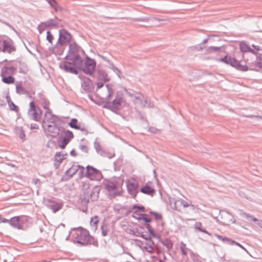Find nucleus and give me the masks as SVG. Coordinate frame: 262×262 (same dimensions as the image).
<instances>
[{"instance_id": "1", "label": "nucleus", "mask_w": 262, "mask_h": 262, "mask_svg": "<svg viewBox=\"0 0 262 262\" xmlns=\"http://www.w3.org/2000/svg\"><path fill=\"white\" fill-rule=\"evenodd\" d=\"M72 236L73 242L75 244H78L81 246L92 245L96 247L98 246L97 240L91 236L87 230L82 227L75 229L74 232L72 233Z\"/></svg>"}, {"instance_id": "2", "label": "nucleus", "mask_w": 262, "mask_h": 262, "mask_svg": "<svg viewBox=\"0 0 262 262\" xmlns=\"http://www.w3.org/2000/svg\"><path fill=\"white\" fill-rule=\"evenodd\" d=\"M107 90V95L105 98V103L103 105L104 108L109 109L113 111L119 110L123 100V94L121 93L117 92L115 98L110 101V99L113 94V90L110 84L106 85Z\"/></svg>"}, {"instance_id": "3", "label": "nucleus", "mask_w": 262, "mask_h": 262, "mask_svg": "<svg viewBox=\"0 0 262 262\" xmlns=\"http://www.w3.org/2000/svg\"><path fill=\"white\" fill-rule=\"evenodd\" d=\"M219 61L227 64L230 65L240 71L245 72L249 70H255L253 68H252L250 66L249 67L247 65L242 64L241 61H238L235 58L230 56L226 55L223 58L220 59Z\"/></svg>"}, {"instance_id": "4", "label": "nucleus", "mask_w": 262, "mask_h": 262, "mask_svg": "<svg viewBox=\"0 0 262 262\" xmlns=\"http://www.w3.org/2000/svg\"><path fill=\"white\" fill-rule=\"evenodd\" d=\"M16 50L14 42L6 35L0 34V52L10 54L15 52Z\"/></svg>"}, {"instance_id": "5", "label": "nucleus", "mask_w": 262, "mask_h": 262, "mask_svg": "<svg viewBox=\"0 0 262 262\" xmlns=\"http://www.w3.org/2000/svg\"><path fill=\"white\" fill-rule=\"evenodd\" d=\"M69 61H64L60 65L61 69L66 72L75 74H78V69L81 68L83 61H76L74 59H67Z\"/></svg>"}, {"instance_id": "6", "label": "nucleus", "mask_w": 262, "mask_h": 262, "mask_svg": "<svg viewBox=\"0 0 262 262\" xmlns=\"http://www.w3.org/2000/svg\"><path fill=\"white\" fill-rule=\"evenodd\" d=\"M104 186L107 191L113 192L109 195L110 199H113L122 194V191L118 190L119 185L115 180H106L104 182Z\"/></svg>"}, {"instance_id": "7", "label": "nucleus", "mask_w": 262, "mask_h": 262, "mask_svg": "<svg viewBox=\"0 0 262 262\" xmlns=\"http://www.w3.org/2000/svg\"><path fill=\"white\" fill-rule=\"evenodd\" d=\"M69 45V50L65 57L66 59H74L76 61H83L82 59L79 54L80 47L74 41Z\"/></svg>"}, {"instance_id": "8", "label": "nucleus", "mask_w": 262, "mask_h": 262, "mask_svg": "<svg viewBox=\"0 0 262 262\" xmlns=\"http://www.w3.org/2000/svg\"><path fill=\"white\" fill-rule=\"evenodd\" d=\"M29 118L34 121L39 122L42 117V112L40 108L36 106L33 101L29 103V108L28 111Z\"/></svg>"}, {"instance_id": "9", "label": "nucleus", "mask_w": 262, "mask_h": 262, "mask_svg": "<svg viewBox=\"0 0 262 262\" xmlns=\"http://www.w3.org/2000/svg\"><path fill=\"white\" fill-rule=\"evenodd\" d=\"M96 68V62L94 59H91L89 57H86L85 61L82 62L81 68H79L82 70L83 72L86 74L92 75L93 74Z\"/></svg>"}, {"instance_id": "10", "label": "nucleus", "mask_w": 262, "mask_h": 262, "mask_svg": "<svg viewBox=\"0 0 262 262\" xmlns=\"http://www.w3.org/2000/svg\"><path fill=\"white\" fill-rule=\"evenodd\" d=\"M62 120L59 117L52 114V111L46 112L45 117L42 122V126H47L48 125L59 124Z\"/></svg>"}, {"instance_id": "11", "label": "nucleus", "mask_w": 262, "mask_h": 262, "mask_svg": "<svg viewBox=\"0 0 262 262\" xmlns=\"http://www.w3.org/2000/svg\"><path fill=\"white\" fill-rule=\"evenodd\" d=\"M71 34L66 29H61L59 30V37L57 43L61 45H69L72 42Z\"/></svg>"}, {"instance_id": "12", "label": "nucleus", "mask_w": 262, "mask_h": 262, "mask_svg": "<svg viewBox=\"0 0 262 262\" xmlns=\"http://www.w3.org/2000/svg\"><path fill=\"white\" fill-rule=\"evenodd\" d=\"M85 177L93 180H99L102 178V174L100 170L92 166L88 165L86 167Z\"/></svg>"}, {"instance_id": "13", "label": "nucleus", "mask_w": 262, "mask_h": 262, "mask_svg": "<svg viewBox=\"0 0 262 262\" xmlns=\"http://www.w3.org/2000/svg\"><path fill=\"white\" fill-rule=\"evenodd\" d=\"M61 123L52 125H48L47 126L42 127L46 132L48 136H51L52 138L57 137L61 131Z\"/></svg>"}, {"instance_id": "14", "label": "nucleus", "mask_w": 262, "mask_h": 262, "mask_svg": "<svg viewBox=\"0 0 262 262\" xmlns=\"http://www.w3.org/2000/svg\"><path fill=\"white\" fill-rule=\"evenodd\" d=\"M7 62L10 63H13V64L14 65V67H16V73H17V69H19V71H18L19 73L24 74H27V73L29 71V69L28 68L27 64L25 62H24L20 60H16L8 61L7 59H5L3 61V62Z\"/></svg>"}, {"instance_id": "15", "label": "nucleus", "mask_w": 262, "mask_h": 262, "mask_svg": "<svg viewBox=\"0 0 262 262\" xmlns=\"http://www.w3.org/2000/svg\"><path fill=\"white\" fill-rule=\"evenodd\" d=\"M45 205L54 213L59 210L62 207V205L55 200L54 198L47 199L44 200Z\"/></svg>"}, {"instance_id": "16", "label": "nucleus", "mask_w": 262, "mask_h": 262, "mask_svg": "<svg viewBox=\"0 0 262 262\" xmlns=\"http://www.w3.org/2000/svg\"><path fill=\"white\" fill-rule=\"evenodd\" d=\"M7 66H3L1 70V76H12L16 74V67H14L13 63H10Z\"/></svg>"}, {"instance_id": "17", "label": "nucleus", "mask_w": 262, "mask_h": 262, "mask_svg": "<svg viewBox=\"0 0 262 262\" xmlns=\"http://www.w3.org/2000/svg\"><path fill=\"white\" fill-rule=\"evenodd\" d=\"M81 88V92L85 93H90L93 90V84L89 78L85 77L82 79Z\"/></svg>"}, {"instance_id": "18", "label": "nucleus", "mask_w": 262, "mask_h": 262, "mask_svg": "<svg viewBox=\"0 0 262 262\" xmlns=\"http://www.w3.org/2000/svg\"><path fill=\"white\" fill-rule=\"evenodd\" d=\"M80 165L73 164L64 173L62 179L64 181H68L75 175L79 170Z\"/></svg>"}, {"instance_id": "19", "label": "nucleus", "mask_w": 262, "mask_h": 262, "mask_svg": "<svg viewBox=\"0 0 262 262\" xmlns=\"http://www.w3.org/2000/svg\"><path fill=\"white\" fill-rule=\"evenodd\" d=\"M126 186L128 193L133 198H135L138 193V183L136 181L130 182Z\"/></svg>"}, {"instance_id": "20", "label": "nucleus", "mask_w": 262, "mask_h": 262, "mask_svg": "<svg viewBox=\"0 0 262 262\" xmlns=\"http://www.w3.org/2000/svg\"><path fill=\"white\" fill-rule=\"evenodd\" d=\"M10 225L14 228L18 229L23 228L24 223L19 216H14L10 220Z\"/></svg>"}, {"instance_id": "21", "label": "nucleus", "mask_w": 262, "mask_h": 262, "mask_svg": "<svg viewBox=\"0 0 262 262\" xmlns=\"http://www.w3.org/2000/svg\"><path fill=\"white\" fill-rule=\"evenodd\" d=\"M97 79L99 81L103 82H106L110 80V78L108 76L106 71L102 69H99L97 71Z\"/></svg>"}, {"instance_id": "22", "label": "nucleus", "mask_w": 262, "mask_h": 262, "mask_svg": "<svg viewBox=\"0 0 262 262\" xmlns=\"http://www.w3.org/2000/svg\"><path fill=\"white\" fill-rule=\"evenodd\" d=\"M58 25V19L57 17H55L53 19H50L46 21L42 22L38 26V28L40 27V26H43L44 28H54L57 27Z\"/></svg>"}, {"instance_id": "23", "label": "nucleus", "mask_w": 262, "mask_h": 262, "mask_svg": "<svg viewBox=\"0 0 262 262\" xmlns=\"http://www.w3.org/2000/svg\"><path fill=\"white\" fill-rule=\"evenodd\" d=\"M222 212L225 213L224 214H222L224 224L235 223L236 220L230 212L227 211H222Z\"/></svg>"}, {"instance_id": "24", "label": "nucleus", "mask_w": 262, "mask_h": 262, "mask_svg": "<svg viewBox=\"0 0 262 262\" xmlns=\"http://www.w3.org/2000/svg\"><path fill=\"white\" fill-rule=\"evenodd\" d=\"M64 45H61L57 42L55 45L49 48V50L53 54L56 55H61L64 51Z\"/></svg>"}, {"instance_id": "25", "label": "nucleus", "mask_w": 262, "mask_h": 262, "mask_svg": "<svg viewBox=\"0 0 262 262\" xmlns=\"http://www.w3.org/2000/svg\"><path fill=\"white\" fill-rule=\"evenodd\" d=\"M134 214L138 215L139 216L138 217H135L134 215H133V217L136 218L138 221H143L145 223H147L148 224V223H150L151 222V219L149 216V215L147 214L144 213H138V211H134Z\"/></svg>"}, {"instance_id": "26", "label": "nucleus", "mask_w": 262, "mask_h": 262, "mask_svg": "<svg viewBox=\"0 0 262 262\" xmlns=\"http://www.w3.org/2000/svg\"><path fill=\"white\" fill-rule=\"evenodd\" d=\"M140 191L144 194L152 196L155 192V190L154 188L150 187L147 183L144 187L141 188Z\"/></svg>"}, {"instance_id": "27", "label": "nucleus", "mask_w": 262, "mask_h": 262, "mask_svg": "<svg viewBox=\"0 0 262 262\" xmlns=\"http://www.w3.org/2000/svg\"><path fill=\"white\" fill-rule=\"evenodd\" d=\"M16 92L19 95H25L31 97L29 92L23 87L21 83L17 84L16 85Z\"/></svg>"}, {"instance_id": "28", "label": "nucleus", "mask_w": 262, "mask_h": 262, "mask_svg": "<svg viewBox=\"0 0 262 262\" xmlns=\"http://www.w3.org/2000/svg\"><path fill=\"white\" fill-rule=\"evenodd\" d=\"M68 155L67 153L63 154L62 152H57L55 155V161L58 163V165H60L64 159L66 158Z\"/></svg>"}, {"instance_id": "29", "label": "nucleus", "mask_w": 262, "mask_h": 262, "mask_svg": "<svg viewBox=\"0 0 262 262\" xmlns=\"http://www.w3.org/2000/svg\"><path fill=\"white\" fill-rule=\"evenodd\" d=\"M89 202V199L84 198L82 199L80 202V209L83 212H86L88 211V204Z\"/></svg>"}, {"instance_id": "30", "label": "nucleus", "mask_w": 262, "mask_h": 262, "mask_svg": "<svg viewBox=\"0 0 262 262\" xmlns=\"http://www.w3.org/2000/svg\"><path fill=\"white\" fill-rule=\"evenodd\" d=\"M99 222L98 216H95L91 218L90 221V226L91 229L95 231L98 228V224Z\"/></svg>"}, {"instance_id": "31", "label": "nucleus", "mask_w": 262, "mask_h": 262, "mask_svg": "<svg viewBox=\"0 0 262 262\" xmlns=\"http://www.w3.org/2000/svg\"><path fill=\"white\" fill-rule=\"evenodd\" d=\"M140 104L144 107H152L154 106V103L148 98L145 97Z\"/></svg>"}, {"instance_id": "32", "label": "nucleus", "mask_w": 262, "mask_h": 262, "mask_svg": "<svg viewBox=\"0 0 262 262\" xmlns=\"http://www.w3.org/2000/svg\"><path fill=\"white\" fill-rule=\"evenodd\" d=\"M2 77V81L6 84H10L14 83L15 78L12 76H4Z\"/></svg>"}, {"instance_id": "33", "label": "nucleus", "mask_w": 262, "mask_h": 262, "mask_svg": "<svg viewBox=\"0 0 262 262\" xmlns=\"http://www.w3.org/2000/svg\"><path fill=\"white\" fill-rule=\"evenodd\" d=\"M48 3L56 11L61 10V7L58 4L56 0H46Z\"/></svg>"}, {"instance_id": "34", "label": "nucleus", "mask_w": 262, "mask_h": 262, "mask_svg": "<svg viewBox=\"0 0 262 262\" xmlns=\"http://www.w3.org/2000/svg\"><path fill=\"white\" fill-rule=\"evenodd\" d=\"M108 64V68L112 69L119 78H121V75L122 74L121 71L116 67L112 61Z\"/></svg>"}, {"instance_id": "35", "label": "nucleus", "mask_w": 262, "mask_h": 262, "mask_svg": "<svg viewBox=\"0 0 262 262\" xmlns=\"http://www.w3.org/2000/svg\"><path fill=\"white\" fill-rule=\"evenodd\" d=\"M222 49V47H213L210 46L207 48L206 49V51L208 53H212L215 52H220L221 51Z\"/></svg>"}, {"instance_id": "36", "label": "nucleus", "mask_w": 262, "mask_h": 262, "mask_svg": "<svg viewBox=\"0 0 262 262\" xmlns=\"http://www.w3.org/2000/svg\"><path fill=\"white\" fill-rule=\"evenodd\" d=\"M162 244L165 246L168 250H170L173 247V243L169 238H166L162 242Z\"/></svg>"}, {"instance_id": "37", "label": "nucleus", "mask_w": 262, "mask_h": 262, "mask_svg": "<svg viewBox=\"0 0 262 262\" xmlns=\"http://www.w3.org/2000/svg\"><path fill=\"white\" fill-rule=\"evenodd\" d=\"M240 50L243 53L248 52L250 50V47L244 42H241L239 44Z\"/></svg>"}, {"instance_id": "38", "label": "nucleus", "mask_w": 262, "mask_h": 262, "mask_svg": "<svg viewBox=\"0 0 262 262\" xmlns=\"http://www.w3.org/2000/svg\"><path fill=\"white\" fill-rule=\"evenodd\" d=\"M240 215L242 216L245 217L246 219H247L249 221H253L254 222H256V221H258V220L256 218H255L254 216H253V215H252L250 214H248L246 212H241L240 213Z\"/></svg>"}, {"instance_id": "39", "label": "nucleus", "mask_w": 262, "mask_h": 262, "mask_svg": "<svg viewBox=\"0 0 262 262\" xmlns=\"http://www.w3.org/2000/svg\"><path fill=\"white\" fill-rule=\"evenodd\" d=\"M41 105H42L43 108L44 109L46 110V112L52 111L49 108L50 102L49 100H48L47 99H46L45 98H43L41 100Z\"/></svg>"}, {"instance_id": "40", "label": "nucleus", "mask_w": 262, "mask_h": 262, "mask_svg": "<svg viewBox=\"0 0 262 262\" xmlns=\"http://www.w3.org/2000/svg\"><path fill=\"white\" fill-rule=\"evenodd\" d=\"M58 146L61 148H65L67 145L69 143V141H68L66 138H62L61 140H58Z\"/></svg>"}, {"instance_id": "41", "label": "nucleus", "mask_w": 262, "mask_h": 262, "mask_svg": "<svg viewBox=\"0 0 262 262\" xmlns=\"http://www.w3.org/2000/svg\"><path fill=\"white\" fill-rule=\"evenodd\" d=\"M101 234L103 236H106L108 234L109 231L107 226L103 223L101 225Z\"/></svg>"}, {"instance_id": "42", "label": "nucleus", "mask_w": 262, "mask_h": 262, "mask_svg": "<svg viewBox=\"0 0 262 262\" xmlns=\"http://www.w3.org/2000/svg\"><path fill=\"white\" fill-rule=\"evenodd\" d=\"M77 119L76 118H73L69 123V125L71 128L75 129L79 128V126L77 125Z\"/></svg>"}, {"instance_id": "43", "label": "nucleus", "mask_w": 262, "mask_h": 262, "mask_svg": "<svg viewBox=\"0 0 262 262\" xmlns=\"http://www.w3.org/2000/svg\"><path fill=\"white\" fill-rule=\"evenodd\" d=\"M74 136L73 134V133L69 130H67L65 132L64 136L63 137V138H66L68 141L69 142L73 138Z\"/></svg>"}, {"instance_id": "44", "label": "nucleus", "mask_w": 262, "mask_h": 262, "mask_svg": "<svg viewBox=\"0 0 262 262\" xmlns=\"http://www.w3.org/2000/svg\"><path fill=\"white\" fill-rule=\"evenodd\" d=\"M146 228L147 229V230L149 232V234L153 237H157V234L155 233V231H154L152 227L150 226V224H146Z\"/></svg>"}, {"instance_id": "45", "label": "nucleus", "mask_w": 262, "mask_h": 262, "mask_svg": "<svg viewBox=\"0 0 262 262\" xmlns=\"http://www.w3.org/2000/svg\"><path fill=\"white\" fill-rule=\"evenodd\" d=\"M180 249L183 255L186 256L187 254L188 249L186 247V245L183 242L181 244Z\"/></svg>"}, {"instance_id": "46", "label": "nucleus", "mask_w": 262, "mask_h": 262, "mask_svg": "<svg viewBox=\"0 0 262 262\" xmlns=\"http://www.w3.org/2000/svg\"><path fill=\"white\" fill-rule=\"evenodd\" d=\"M54 38V36L51 33V32L50 31H48L47 32L46 39L49 41V42L51 45L53 44V40Z\"/></svg>"}, {"instance_id": "47", "label": "nucleus", "mask_w": 262, "mask_h": 262, "mask_svg": "<svg viewBox=\"0 0 262 262\" xmlns=\"http://www.w3.org/2000/svg\"><path fill=\"white\" fill-rule=\"evenodd\" d=\"M149 213L151 215H154L156 220H162V215L161 214L159 213L158 212L153 211H150L149 212Z\"/></svg>"}, {"instance_id": "48", "label": "nucleus", "mask_w": 262, "mask_h": 262, "mask_svg": "<svg viewBox=\"0 0 262 262\" xmlns=\"http://www.w3.org/2000/svg\"><path fill=\"white\" fill-rule=\"evenodd\" d=\"M134 97L136 100L139 101L140 103H141V101L144 98V96L142 94L137 92L135 93Z\"/></svg>"}, {"instance_id": "49", "label": "nucleus", "mask_w": 262, "mask_h": 262, "mask_svg": "<svg viewBox=\"0 0 262 262\" xmlns=\"http://www.w3.org/2000/svg\"><path fill=\"white\" fill-rule=\"evenodd\" d=\"M150 19V17H145L141 18H135L131 19L133 21H143L148 22Z\"/></svg>"}, {"instance_id": "50", "label": "nucleus", "mask_w": 262, "mask_h": 262, "mask_svg": "<svg viewBox=\"0 0 262 262\" xmlns=\"http://www.w3.org/2000/svg\"><path fill=\"white\" fill-rule=\"evenodd\" d=\"M98 154L100 155V156L103 157H108L110 159L112 158V156H109L108 152L105 151L104 149H102L101 150H99V152H97Z\"/></svg>"}, {"instance_id": "51", "label": "nucleus", "mask_w": 262, "mask_h": 262, "mask_svg": "<svg viewBox=\"0 0 262 262\" xmlns=\"http://www.w3.org/2000/svg\"><path fill=\"white\" fill-rule=\"evenodd\" d=\"M94 148L96 151V152H99V150H101L102 148L100 144V143L97 141V138L96 139L94 143Z\"/></svg>"}, {"instance_id": "52", "label": "nucleus", "mask_w": 262, "mask_h": 262, "mask_svg": "<svg viewBox=\"0 0 262 262\" xmlns=\"http://www.w3.org/2000/svg\"><path fill=\"white\" fill-rule=\"evenodd\" d=\"M80 169L79 171V175L80 178L85 177V171L84 167L80 165L79 168Z\"/></svg>"}, {"instance_id": "53", "label": "nucleus", "mask_w": 262, "mask_h": 262, "mask_svg": "<svg viewBox=\"0 0 262 262\" xmlns=\"http://www.w3.org/2000/svg\"><path fill=\"white\" fill-rule=\"evenodd\" d=\"M128 233L136 236H139L140 234L137 230H135L134 229H129L128 230Z\"/></svg>"}, {"instance_id": "54", "label": "nucleus", "mask_w": 262, "mask_h": 262, "mask_svg": "<svg viewBox=\"0 0 262 262\" xmlns=\"http://www.w3.org/2000/svg\"><path fill=\"white\" fill-rule=\"evenodd\" d=\"M138 209L137 211H141L143 212L145 211V207L143 206H138V205H134L132 207V210Z\"/></svg>"}, {"instance_id": "55", "label": "nucleus", "mask_w": 262, "mask_h": 262, "mask_svg": "<svg viewBox=\"0 0 262 262\" xmlns=\"http://www.w3.org/2000/svg\"><path fill=\"white\" fill-rule=\"evenodd\" d=\"M9 106L10 109L12 111H14L15 112H17L18 111V107L16 106L12 101L11 102Z\"/></svg>"}, {"instance_id": "56", "label": "nucleus", "mask_w": 262, "mask_h": 262, "mask_svg": "<svg viewBox=\"0 0 262 262\" xmlns=\"http://www.w3.org/2000/svg\"><path fill=\"white\" fill-rule=\"evenodd\" d=\"M79 148L81 151L84 152L85 153H88L89 152V148L86 145H80Z\"/></svg>"}, {"instance_id": "57", "label": "nucleus", "mask_w": 262, "mask_h": 262, "mask_svg": "<svg viewBox=\"0 0 262 262\" xmlns=\"http://www.w3.org/2000/svg\"><path fill=\"white\" fill-rule=\"evenodd\" d=\"M202 227V224L201 222H196L194 224V228L199 231H200Z\"/></svg>"}, {"instance_id": "58", "label": "nucleus", "mask_w": 262, "mask_h": 262, "mask_svg": "<svg viewBox=\"0 0 262 262\" xmlns=\"http://www.w3.org/2000/svg\"><path fill=\"white\" fill-rule=\"evenodd\" d=\"M248 52H250L256 56V60L255 61H257V55L259 54V52H258L256 51L255 49H252L250 47V50H249Z\"/></svg>"}, {"instance_id": "59", "label": "nucleus", "mask_w": 262, "mask_h": 262, "mask_svg": "<svg viewBox=\"0 0 262 262\" xmlns=\"http://www.w3.org/2000/svg\"><path fill=\"white\" fill-rule=\"evenodd\" d=\"M178 202H180L181 205L183 206L184 208L187 207L189 206V204L184 200H181L178 201Z\"/></svg>"}, {"instance_id": "60", "label": "nucleus", "mask_w": 262, "mask_h": 262, "mask_svg": "<svg viewBox=\"0 0 262 262\" xmlns=\"http://www.w3.org/2000/svg\"><path fill=\"white\" fill-rule=\"evenodd\" d=\"M141 236L146 241L151 243V244H154V242L152 241L151 238L150 237H147L145 235L143 234H142Z\"/></svg>"}, {"instance_id": "61", "label": "nucleus", "mask_w": 262, "mask_h": 262, "mask_svg": "<svg viewBox=\"0 0 262 262\" xmlns=\"http://www.w3.org/2000/svg\"><path fill=\"white\" fill-rule=\"evenodd\" d=\"M234 243H235V241L233 240H232L231 239L228 238L227 237L226 238V241H225L224 243H226L228 245H233Z\"/></svg>"}, {"instance_id": "62", "label": "nucleus", "mask_w": 262, "mask_h": 262, "mask_svg": "<svg viewBox=\"0 0 262 262\" xmlns=\"http://www.w3.org/2000/svg\"><path fill=\"white\" fill-rule=\"evenodd\" d=\"M252 46L258 52H260L262 50V47L260 46L252 45Z\"/></svg>"}, {"instance_id": "63", "label": "nucleus", "mask_w": 262, "mask_h": 262, "mask_svg": "<svg viewBox=\"0 0 262 262\" xmlns=\"http://www.w3.org/2000/svg\"><path fill=\"white\" fill-rule=\"evenodd\" d=\"M158 129L157 128H156V127H149V129H148V131L153 133V134H156L158 132Z\"/></svg>"}, {"instance_id": "64", "label": "nucleus", "mask_w": 262, "mask_h": 262, "mask_svg": "<svg viewBox=\"0 0 262 262\" xmlns=\"http://www.w3.org/2000/svg\"><path fill=\"white\" fill-rule=\"evenodd\" d=\"M20 135H19V138L22 139L23 140H25V134L24 132V130H23L22 128H20Z\"/></svg>"}]
</instances>
